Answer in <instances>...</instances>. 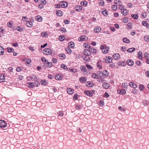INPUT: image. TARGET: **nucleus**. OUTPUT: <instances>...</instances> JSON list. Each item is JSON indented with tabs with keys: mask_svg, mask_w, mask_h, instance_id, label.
<instances>
[{
	"mask_svg": "<svg viewBox=\"0 0 149 149\" xmlns=\"http://www.w3.org/2000/svg\"><path fill=\"white\" fill-rule=\"evenodd\" d=\"M100 49H102V52L104 54L107 53L109 50V47H106L103 45H101L100 46Z\"/></svg>",
	"mask_w": 149,
	"mask_h": 149,
	"instance_id": "f257e3e1",
	"label": "nucleus"
},
{
	"mask_svg": "<svg viewBox=\"0 0 149 149\" xmlns=\"http://www.w3.org/2000/svg\"><path fill=\"white\" fill-rule=\"evenodd\" d=\"M43 53L46 55H50L52 53V51L49 48L45 49L43 50Z\"/></svg>",
	"mask_w": 149,
	"mask_h": 149,
	"instance_id": "f03ea898",
	"label": "nucleus"
},
{
	"mask_svg": "<svg viewBox=\"0 0 149 149\" xmlns=\"http://www.w3.org/2000/svg\"><path fill=\"white\" fill-rule=\"evenodd\" d=\"M7 125V123L3 120H0V127L1 128L6 127Z\"/></svg>",
	"mask_w": 149,
	"mask_h": 149,
	"instance_id": "7ed1b4c3",
	"label": "nucleus"
},
{
	"mask_svg": "<svg viewBox=\"0 0 149 149\" xmlns=\"http://www.w3.org/2000/svg\"><path fill=\"white\" fill-rule=\"evenodd\" d=\"M103 62L100 60H99L97 61V65L99 69H102V63Z\"/></svg>",
	"mask_w": 149,
	"mask_h": 149,
	"instance_id": "20e7f679",
	"label": "nucleus"
},
{
	"mask_svg": "<svg viewBox=\"0 0 149 149\" xmlns=\"http://www.w3.org/2000/svg\"><path fill=\"white\" fill-rule=\"evenodd\" d=\"M60 5L62 8H65L68 6V3L65 1H62L60 3Z\"/></svg>",
	"mask_w": 149,
	"mask_h": 149,
	"instance_id": "39448f33",
	"label": "nucleus"
},
{
	"mask_svg": "<svg viewBox=\"0 0 149 149\" xmlns=\"http://www.w3.org/2000/svg\"><path fill=\"white\" fill-rule=\"evenodd\" d=\"M87 48L91 52H91L93 53H96L97 52L96 50L95 49H93V48L89 46L87 47Z\"/></svg>",
	"mask_w": 149,
	"mask_h": 149,
	"instance_id": "423d86ee",
	"label": "nucleus"
},
{
	"mask_svg": "<svg viewBox=\"0 0 149 149\" xmlns=\"http://www.w3.org/2000/svg\"><path fill=\"white\" fill-rule=\"evenodd\" d=\"M105 60L107 63H109L112 61V59L111 57L109 56L108 57H106Z\"/></svg>",
	"mask_w": 149,
	"mask_h": 149,
	"instance_id": "0eeeda50",
	"label": "nucleus"
},
{
	"mask_svg": "<svg viewBox=\"0 0 149 149\" xmlns=\"http://www.w3.org/2000/svg\"><path fill=\"white\" fill-rule=\"evenodd\" d=\"M83 53L84 55L87 56H90L91 54V52L88 49H84L83 51Z\"/></svg>",
	"mask_w": 149,
	"mask_h": 149,
	"instance_id": "6e6552de",
	"label": "nucleus"
},
{
	"mask_svg": "<svg viewBox=\"0 0 149 149\" xmlns=\"http://www.w3.org/2000/svg\"><path fill=\"white\" fill-rule=\"evenodd\" d=\"M108 72L106 70H104L103 72L101 73V75H100V76L101 77H103L105 76V77H107L108 76Z\"/></svg>",
	"mask_w": 149,
	"mask_h": 149,
	"instance_id": "1a4fd4ad",
	"label": "nucleus"
},
{
	"mask_svg": "<svg viewBox=\"0 0 149 149\" xmlns=\"http://www.w3.org/2000/svg\"><path fill=\"white\" fill-rule=\"evenodd\" d=\"M117 92L120 94L123 95L125 93L126 91L125 89H119L117 91Z\"/></svg>",
	"mask_w": 149,
	"mask_h": 149,
	"instance_id": "9d476101",
	"label": "nucleus"
},
{
	"mask_svg": "<svg viewBox=\"0 0 149 149\" xmlns=\"http://www.w3.org/2000/svg\"><path fill=\"white\" fill-rule=\"evenodd\" d=\"M5 80V74H0V82H2L4 81Z\"/></svg>",
	"mask_w": 149,
	"mask_h": 149,
	"instance_id": "9b49d317",
	"label": "nucleus"
},
{
	"mask_svg": "<svg viewBox=\"0 0 149 149\" xmlns=\"http://www.w3.org/2000/svg\"><path fill=\"white\" fill-rule=\"evenodd\" d=\"M87 38L85 35H83L80 36L79 38V40L80 41H83L86 40Z\"/></svg>",
	"mask_w": 149,
	"mask_h": 149,
	"instance_id": "f8f14e48",
	"label": "nucleus"
},
{
	"mask_svg": "<svg viewBox=\"0 0 149 149\" xmlns=\"http://www.w3.org/2000/svg\"><path fill=\"white\" fill-rule=\"evenodd\" d=\"M121 12L122 14L124 15H126L128 13V11L126 9H123L121 10Z\"/></svg>",
	"mask_w": 149,
	"mask_h": 149,
	"instance_id": "ddd939ff",
	"label": "nucleus"
},
{
	"mask_svg": "<svg viewBox=\"0 0 149 149\" xmlns=\"http://www.w3.org/2000/svg\"><path fill=\"white\" fill-rule=\"evenodd\" d=\"M84 93L86 95L89 96H92L93 95L91 92L89 91H85Z\"/></svg>",
	"mask_w": 149,
	"mask_h": 149,
	"instance_id": "4468645a",
	"label": "nucleus"
},
{
	"mask_svg": "<svg viewBox=\"0 0 149 149\" xmlns=\"http://www.w3.org/2000/svg\"><path fill=\"white\" fill-rule=\"evenodd\" d=\"M67 92L68 94H72L74 93V91L73 89L71 88H68L67 89Z\"/></svg>",
	"mask_w": 149,
	"mask_h": 149,
	"instance_id": "2eb2a0df",
	"label": "nucleus"
},
{
	"mask_svg": "<svg viewBox=\"0 0 149 149\" xmlns=\"http://www.w3.org/2000/svg\"><path fill=\"white\" fill-rule=\"evenodd\" d=\"M129 85L133 88H136L137 87V85L133 82H130L129 84Z\"/></svg>",
	"mask_w": 149,
	"mask_h": 149,
	"instance_id": "dca6fc26",
	"label": "nucleus"
},
{
	"mask_svg": "<svg viewBox=\"0 0 149 149\" xmlns=\"http://www.w3.org/2000/svg\"><path fill=\"white\" fill-rule=\"evenodd\" d=\"M102 86L105 89H108L109 87V85L108 83H103Z\"/></svg>",
	"mask_w": 149,
	"mask_h": 149,
	"instance_id": "f3484780",
	"label": "nucleus"
},
{
	"mask_svg": "<svg viewBox=\"0 0 149 149\" xmlns=\"http://www.w3.org/2000/svg\"><path fill=\"white\" fill-rule=\"evenodd\" d=\"M101 31V28L100 27H95L94 28V31L96 33H99Z\"/></svg>",
	"mask_w": 149,
	"mask_h": 149,
	"instance_id": "a211bd4d",
	"label": "nucleus"
},
{
	"mask_svg": "<svg viewBox=\"0 0 149 149\" xmlns=\"http://www.w3.org/2000/svg\"><path fill=\"white\" fill-rule=\"evenodd\" d=\"M128 64L130 66H132L134 65L133 61L131 59H128L127 61Z\"/></svg>",
	"mask_w": 149,
	"mask_h": 149,
	"instance_id": "6ab92c4d",
	"label": "nucleus"
},
{
	"mask_svg": "<svg viewBox=\"0 0 149 149\" xmlns=\"http://www.w3.org/2000/svg\"><path fill=\"white\" fill-rule=\"evenodd\" d=\"M142 24L144 26H146L147 28H149V24L145 21H143Z\"/></svg>",
	"mask_w": 149,
	"mask_h": 149,
	"instance_id": "aec40b11",
	"label": "nucleus"
},
{
	"mask_svg": "<svg viewBox=\"0 0 149 149\" xmlns=\"http://www.w3.org/2000/svg\"><path fill=\"white\" fill-rule=\"evenodd\" d=\"M86 80L87 79L86 77H81L79 79L81 83L85 82Z\"/></svg>",
	"mask_w": 149,
	"mask_h": 149,
	"instance_id": "412c9836",
	"label": "nucleus"
},
{
	"mask_svg": "<svg viewBox=\"0 0 149 149\" xmlns=\"http://www.w3.org/2000/svg\"><path fill=\"white\" fill-rule=\"evenodd\" d=\"M26 25L27 26L31 27L32 26L33 23L31 22L28 21L26 22Z\"/></svg>",
	"mask_w": 149,
	"mask_h": 149,
	"instance_id": "4be33fe9",
	"label": "nucleus"
},
{
	"mask_svg": "<svg viewBox=\"0 0 149 149\" xmlns=\"http://www.w3.org/2000/svg\"><path fill=\"white\" fill-rule=\"evenodd\" d=\"M28 87L33 88L34 86V84L33 82H29L27 83Z\"/></svg>",
	"mask_w": 149,
	"mask_h": 149,
	"instance_id": "5701e85b",
	"label": "nucleus"
},
{
	"mask_svg": "<svg viewBox=\"0 0 149 149\" xmlns=\"http://www.w3.org/2000/svg\"><path fill=\"white\" fill-rule=\"evenodd\" d=\"M120 56V55L118 54H115L113 55V58L115 59H117Z\"/></svg>",
	"mask_w": 149,
	"mask_h": 149,
	"instance_id": "b1692460",
	"label": "nucleus"
},
{
	"mask_svg": "<svg viewBox=\"0 0 149 149\" xmlns=\"http://www.w3.org/2000/svg\"><path fill=\"white\" fill-rule=\"evenodd\" d=\"M135 50V48L134 47H132L127 49V51L129 52H134Z\"/></svg>",
	"mask_w": 149,
	"mask_h": 149,
	"instance_id": "393cba45",
	"label": "nucleus"
},
{
	"mask_svg": "<svg viewBox=\"0 0 149 149\" xmlns=\"http://www.w3.org/2000/svg\"><path fill=\"white\" fill-rule=\"evenodd\" d=\"M102 13L104 16H107L108 15V12L107 10H105L102 12Z\"/></svg>",
	"mask_w": 149,
	"mask_h": 149,
	"instance_id": "a878e982",
	"label": "nucleus"
},
{
	"mask_svg": "<svg viewBox=\"0 0 149 149\" xmlns=\"http://www.w3.org/2000/svg\"><path fill=\"white\" fill-rule=\"evenodd\" d=\"M138 56L139 58L141 60H142L143 59L142 58V52H139L138 54Z\"/></svg>",
	"mask_w": 149,
	"mask_h": 149,
	"instance_id": "bb28decb",
	"label": "nucleus"
},
{
	"mask_svg": "<svg viewBox=\"0 0 149 149\" xmlns=\"http://www.w3.org/2000/svg\"><path fill=\"white\" fill-rule=\"evenodd\" d=\"M82 7L80 6H77L76 7V10L77 11H80L82 9Z\"/></svg>",
	"mask_w": 149,
	"mask_h": 149,
	"instance_id": "cd10ccee",
	"label": "nucleus"
},
{
	"mask_svg": "<svg viewBox=\"0 0 149 149\" xmlns=\"http://www.w3.org/2000/svg\"><path fill=\"white\" fill-rule=\"evenodd\" d=\"M4 52V49L1 46H0V54L2 55Z\"/></svg>",
	"mask_w": 149,
	"mask_h": 149,
	"instance_id": "c85d7f7f",
	"label": "nucleus"
},
{
	"mask_svg": "<svg viewBox=\"0 0 149 149\" xmlns=\"http://www.w3.org/2000/svg\"><path fill=\"white\" fill-rule=\"evenodd\" d=\"M66 51L67 52L68 54H70L72 52V50L69 47H68L65 49Z\"/></svg>",
	"mask_w": 149,
	"mask_h": 149,
	"instance_id": "c756f323",
	"label": "nucleus"
},
{
	"mask_svg": "<svg viewBox=\"0 0 149 149\" xmlns=\"http://www.w3.org/2000/svg\"><path fill=\"white\" fill-rule=\"evenodd\" d=\"M41 83L42 85H43L45 86H46L48 83V82L45 80H42L41 81Z\"/></svg>",
	"mask_w": 149,
	"mask_h": 149,
	"instance_id": "7c9ffc66",
	"label": "nucleus"
},
{
	"mask_svg": "<svg viewBox=\"0 0 149 149\" xmlns=\"http://www.w3.org/2000/svg\"><path fill=\"white\" fill-rule=\"evenodd\" d=\"M81 6H86L87 5V2L86 1H81Z\"/></svg>",
	"mask_w": 149,
	"mask_h": 149,
	"instance_id": "2f4dec72",
	"label": "nucleus"
},
{
	"mask_svg": "<svg viewBox=\"0 0 149 149\" xmlns=\"http://www.w3.org/2000/svg\"><path fill=\"white\" fill-rule=\"evenodd\" d=\"M143 104L145 106H148L149 104V102L148 101H147L146 100H144L142 102Z\"/></svg>",
	"mask_w": 149,
	"mask_h": 149,
	"instance_id": "473e14b6",
	"label": "nucleus"
},
{
	"mask_svg": "<svg viewBox=\"0 0 149 149\" xmlns=\"http://www.w3.org/2000/svg\"><path fill=\"white\" fill-rule=\"evenodd\" d=\"M65 38V37L63 36H60L59 37V40L61 41H63Z\"/></svg>",
	"mask_w": 149,
	"mask_h": 149,
	"instance_id": "72a5a7b5",
	"label": "nucleus"
},
{
	"mask_svg": "<svg viewBox=\"0 0 149 149\" xmlns=\"http://www.w3.org/2000/svg\"><path fill=\"white\" fill-rule=\"evenodd\" d=\"M144 40L146 42H149V36H146L144 37Z\"/></svg>",
	"mask_w": 149,
	"mask_h": 149,
	"instance_id": "f704fd0d",
	"label": "nucleus"
},
{
	"mask_svg": "<svg viewBox=\"0 0 149 149\" xmlns=\"http://www.w3.org/2000/svg\"><path fill=\"white\" fill-rule=\"evenodd\" d=\"M82 57L84 60H86L87 61H89V60L90 59V57L88 56H83Z\"/></svg>",
	"mask_w": 149,
	"mask_h": 149,
	"instance_id": "c9c22d12",
	"label": "nucleus"
},
{
	"mask_svg": "<svg viewBox=\"0 0 149 149\" xmlns=\"http://www.w3.org/2000/svg\"><path fill=\"white\" fill-rule=\"evenodd\" d=\"M65 57V54H62L59 55V57L61 59H64Z\"/></svg>",
	"mask_w": 149,
	"mask_h": 149,
	"instance_id": "e433bc0d",
	"label": "nucleus"
},
{
	"mask_svg": "<svg viewBox=\"0 0 149 149\" xmlns=\"http://www.w3.org/2000/svg\"><path fill=\"white\" fill-rule=\"evenodd\" d=\"M56 15L58 16H61L62 15V13L61 10H58L56 12Z\"/></svg>",
	"mask_w": 149,
	"mask_h": 149,
	"instance_id": "4c0bfd02",
	"label": "nucleus"
},
{
	"mask_svg": "<svg viewBox=\"0 0 149 149\" xmlns=\"http://www.w3.org/2000/svg\"><path fill=\"white\" fill-rule=\"evenodd\" d=\"M92 77L94 79H98V75L95 74V73H93L92 74Z\"/></svg>",
	"mask_w": 149,
	"mask_h": 149,
	"instance_id": "58836bf2",
	"label": "nucleus"
},
{
	"mask_svg": "<svg viewBox=\"0 0 149 149\" xmlns=\"http://www.w3.org/2000/svg\"><path fill=\"white\" fill-rule=\"evenodd\" d=\"M61 77L62 76L60 74H58L55 76V78L57 80H60L61 79Z\"/></svg>",
	"mask_w": 149,
	"mask_h": 149,
	"instance_id": "ea45409f",
	"label": "nucleus"
},
{
	"mask_svg": "<svg viewBox=\"0 0 149 149\" xmlns=\"http://www.w3.org/2000/svg\"><path fill=\"white\" fill-rule=\"evenodd\" d=\"M36 77V76L34 75H32V76L29 77L28 78H29V79H35Z\"/></svg>",
	"mask_w": 149,
	"mask_h": 149,
	"instance_id": "a19ab883",
	"label": "nucleus"
},
{
	"mask_svg": "<svg viewBox=\"0 0 149 149\" xmlns=\"http://www.w3.org/2000/svg\"><path fill=\"white\" fill-rule=\"evenodd\" d=\"M68 44L70 47L71 48L73 47L74 46V43L72 42H70Z\"/></svg>",
	"mask_w": 149,
	"mask_h": 149,
	"instance_id": "79ce46f5",
	"label": "nucleus"
},
{
	"mask_svg": "<svg viewBox=\"0 0 149 149\" xmlns=\"http://www.w3.org/2000/svg\"><path fill=\"white\" fill-rule=\"evenodd\" d=\"M7 50L8 52H13L14 51V49L13 48H10V47H8L7 48Z\"/></svg>",
	"mask_w": 149,
	"mask_h": 149,
	"instance_id": "37998d69",
	"label": "nucleus"
},
{
	"mask_svg": "<svg viewBox=\"0 0 149 149\" xmlns=\"http://www.w3.org/2000/svg\"><path fill=\"white\" fill-rule=\"evenodd\" d=\"M123 41L124 42L126 43H128L130 42V40H129L127 39L126 38H124L123 39Z\"/></svg>",
	"mask_w": 149,
	"mask_h": 149,
	"instance_id": "c03bdc74",
	"label": "nucleus"
},
{
	"mask_svg": "<svg viewBox=\"0 0 149 149\" xmlns=\"http://www.w3.org/2000/svg\"><path fill=\"white\" fill-rule=\"evenodd\" d=\"M131 16L135 19H137L138 18V16L136 14H132Z\"/></svg>",
	"mask_w": 149,
	"mask_h": 149,
	"instance_id": "a18cd8bd",
	"label": "nucleus"
},
{
	"mask_svg": "<svg viewBox=\"0 0 149 149\" xmlns=\"http://www.w3.org/2000/svg\"><path fill=\"white\" fill-rule=\"evenodd\" d=\"M141 15L142 17H143L144 18H145L147 16V13H146V12H144L142 13Z\"/></svg>",
	"mask_w": 149,
	"mask_h": 149,
	"instance_id": "49530a36",
	"label": "nucleus"
},
{
	"mask_svg": "<svg viewBox=\"0 0 149 149\" xmlns=\"http://www.w3.org/2000/svg\"><path fill=\"white\" fill-rule=\"evenodd\" d=\"M37 20L39 22H41L42 21V18L40 16H37Z\"/></svg>",
	"mask_w": 149,
	"mask_h": 149,
	"instance_id": "de8ad7c7",
	"label": "nucleus"
},
{
	"mask_svg": "<svg viewBox=\"0 0 149 149\" xmlns=\"http://www.w3.org/2000/svg\"><path fill=\"white\" fill-rule=\"evenodd\" d=\"M86 66L87 68L90 70H91L93 69V67L89 65L86 64Z\"/></svg>",
	"mask_w": 149,
	"mask_h": 149,
	"instance_id": "09e8293b",
	"label": "nucleus"
},
{
	"mask_svg": "<svg viewBox=\"0 0 149 149\" xmlns=\"http://www.w3.org/2000/svg\"><path fill=\"white\" fill-rule=\"evenodd\" d=\"M128 19L125 17L123 18L122 21L124 23H126L128 22Z\"/></svg>",
	"mask_w": 149,
	"mask_h": 149,
	"instance_id": "8fccbe9b",
	"label": "nucleus"
},
{
	"mask_svg": "<svg viewBox=\"0 0 149 149\" xmlns=\"http://www.w3.org/2000/svg\"><path fill=\"white\" fill-rule=\"evenodd\" d=\"M61 67L64 69H67V67L64 64H61Z\"/></svg>",
	"mask_w": 149,
	"mask_h": 149,
	"instance_id": "3c124183",
	"label": "nucleus"
},
{
	"mask_svg": "<svg viewBox=\"0 0 149 149\" xmlns=\"http://www.w3.org/2000/svg\"><path fill=\"white\" fill-rule=\"evenodd\" d=\"M78 99V94H75L73 97V99L74 100H76Z\"/></svg>",
	"mask_w": 149,
	"mask_h": 149,
	"instance_id": "603ef678",
	"label": "nucleus"
},
{
	"mask_svg": "<svg viewBox=\"0 0 149 149\" xmlns=\"http://www.w3.org/2000/svg\"><path fill=\"white\" fill-rule=\"evenodd\" d=\"M144 86L140 84L139 86V88L140 90L141 91L143 90L144 88Z\"/></svg>",
	"mask_w": 149,
	"mask_h": 149,
	"instance_id": "864d4df0",
	"label": "nucleus"
},
{
	"mask_svg": "<svg viewBox=\"0 0 149 149\" xmlns=\"http://www.w3.org/2000/svg\"><path fill=\"white\" fill-rule=\"evenodd\" d=\"M115 64L113 63H111L109 65V67L112 68H114L115 67Z\"/></svg>",
	"mask_w": 149,
	"mask_h": 149,
	"instance_id": "5fc2aeb1",
	"label": "nucleus"
},
{
	"mask_svg": "<svg viewBox=\"0 0 149 149\" xmlns=\"http://www.w3.org/2000/svg\"><path fill=\"white\" fill-rule=\"evenodd\" d=\"M59 116H62L63 115V112L62 111H59L57 113Z\"/></svg>",
	"mask_w": 149,
	"mask_h": 149,
	"instance_id": "6e6d98bb",
	"label": "nucleus"
},
{
	"mask_svg": "<svg viewBox=\"0 0 149 149\" xmlns=\"http://www.w3.org/2000/svg\"><path fill=\"white\" fill-rule=\"evenodd\" d=\"M47 66L49 68L51 67L52 66V63L51 62H47Z\"/></svg>",
	"mask_w": 149,
	"mask_h": 149,
	"instance_id": "4d7b16f0",
	"label": "nucleus"
},
{
	"mask_svg": "<svg viewBox=\"0 0 149 149\" xmlns=\"http://www.w3.org/2000/svg\"><path fill=\"white\" fill-rule=\"evenodd\" d=\"M76 108L78 110H79L81 109L82 108V106L80 105H77L76 106Z\"/></svg>",
	"mask_w": 149,
	"mask_h": 149,
	"instance_id": "13d9d810",
	"label": "nucleus"
},
{
	"mask_svg": "<svg viewBox=\"0 0 149 149\" xmlns=\"http://www.w3.org/2000/svg\"><path fill=\"white\" fill-rule=\"evenodd\" d=\"M81 70L82 71H85L86 70V68L85 66H83V67H81V68H80Z\"/></svg>",
	"mask_w": 149,
	"mask_h": 149,
	"instance_id": "bf43d9fd",
	"label": "nucleus"
},
{
	"mask_svg": "<svg viewBox=\"0 0 149 149\" xmlns=\"http://www.w3.org/2000/svg\"><path fill=\"white\" fill-rule=\"evenodd\" d=\"M7 26L8 27L11 28L12 26V24L10 22H9L7 24Z\"/></svg>",
	"mask_w": 149,
	"mask_h": 149,
	"instance_id": "052dcab7",
	"label": "nucleus"
},
{
	"mask_svg": "<svg viewBox=\"0 0 149 149\" xmlns=\"http://www.w3.org/2000/svg\"><path fill=\"white\" fill-rule=\"evenodd\" d=\"M104 97H108L109 95V94L107 92H106L104 95Z\"/></svg>",
	"mask_w": 149,
	"mask_h": 149,
	"instance_id": "680f3d73",
	"label": "nucleus"
},
{
	"mask_svg": "<svg viewBox=\"0 0 149 149\" xmlns=\"http://www.w3.org/2000/svg\"><path fill=\"white\" fill-rule=\"evenodd\" d=\"M114 10H115L117 9V6L116 5H113L112 7Z\"/></svg>",
	"mask_w": 149,
	"mask_h": 149,
	"instance_id": "e2e57ef3",
	"label": "nucleus"
},
{
	"mask_svg": "<svg viewBox=\"0 0 149 149\" xmlns=\"http://www.w3.org/2000/svg\"><path fill=\"white\" fill-rule=\"evenodd\" d=\"M46 33L45 32H43L41 33V36L43 37H45L46 36Z\"/></svg>",
	"mask_w": 149,
	"mask_h": 149,
	"instance_id": "0e129e2a",
	"label": "nucleus"
},
{
	"mask_svg": "<svg viewBox=\"0 0 149 149\" xmlns=\"http://www.w3.org/2000/svg\"><path fill=\"white\" fill-rule=\"evenodd\" d=\"M136 63L138 65H140L141 64V61H137L136 62Z\"/></svg>",
	"mask_w": 149,
	"mask_h": 149,
	"instance_id": "69168bd1",
	"label": "nucleus"
},
{
	"mask_svg": "<svg viewBox=\"0 0 149 149\" xmlns=\"http://www.w3.org/2000/svg\"><path fill=\"white\" fill-rule=\"evenodd\" d=\"M127 26H129L128 28V29H131V23H128Z\"/></svg>",
	"mask_w": 149,
	"mask_h": 149,
	"instance_id": "338daca9",
	"label": "nucleus"
},
{
	"mask_svg": "<svg viewBox=\"0 0 149 149\" xmlns=\"http://www.w3.org/2000/svg\"><path fill=\"white\" fill-rule=\"evenodd\" d=\"M52 61L53 62V63H57V59L55 58H53L52 59Z\"/></svg>",
	"mask_w": 149,
	"mask_h": 149,
	"instance_id": "774afa93",
	"label": "nucleus"
}]
</instances>
